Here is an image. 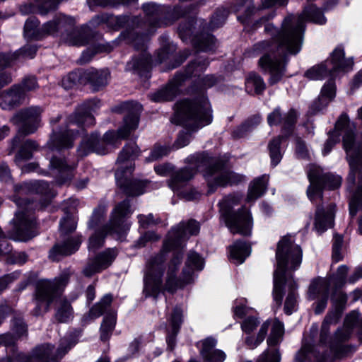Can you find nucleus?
Listing matches in <instances>:
<instances>
[{
  "label": "nucleus",
  "instance_id": "09e8293b",
  "mask_svg": "<svg viewBox=\"0 0 362 362\" xmlns=\"http://www.w3.org/2000/svg\"><path fill=\"white\" fill-rule=\"evenodd\" d=\"M348 273V267L345 265L340 266L336 274L332 277H330L329 279H322L323 281H325L327 282L329 285V288L332 286H341L342 284L345 282V278Z\"/></svg>",
  "mask_w": 362,
  "mask_h": 362
},
{
  "label": "nucleus",
  "instance_id": "cd10ccee",
  "mask_svg": "<svg viewBox=\"0 0 362 362\" xmlns=\"http://www.w3.org/2000/svg\"><path fill=\"white\" fill-rule=\"evenodd\" d=\"M25 95L21 87L14 86L9 91L4 93L3 101L1 103V107L3 109L13 108L20 104Z\"/></svg>",
  "mask_w": 362,
  "mask_h": 362
},
{
  "label": "nucleus",
  "instance_id": "bb28decb",
  "mask_svg": "<svg viewBox=\"0 0 362 362\" xmlns=\"http://www.w3.org/2000/svg\"><path fill=\"white\" fill-rule=\"evenodd\" d=\"M90 36V31L89 28L84 26L80 30H75L68 34L64 40L69 45L83 46L89 42Z\"/></svg>",
  "mask_w": 362,
  "mask_h": 362
},
{
  "label": "nucleus",
  "instance_id": "0e129e2a",
  "mask_svg": "<svg viewBox=\"0 0 362 362\" xmlns=\"http://www.w3.org/2000/svg\"><path fill=\"white\" fill-rule=\"evenodd\" d=\"M25 94L26 92L33 90L37 87L36 78L35 77L26 78L21 85L18 86Z\"/></svg>",
  "mask_w": 362,
  "mask_h": 362
},
{
  "label": "nucleus",
  "instance_id": "b1692460",
  "mask_svg": "<svg viewBox=\"0 0 362 362\" xmlns=\"http://www.w3.org/2000/svg\"><path fill=\"white\" fill-rule=\"evenodd\" d=\"M81 243L79 236L69 237L53 247L49 252V257L52 260H58L61 256L71 255L78 249Z\"/></svg>",
  "mask_w": 362,
  "mask_h": 362
},
{
  "label": "nucleus",
  "instance_id": "f704fd0d",
  "mask_svg": "<svg viewBox=\"0 0 362 362\" xmlns=\"http://www.w3.org/2000/svg\"><path fill=\"white\" fill-rule=\"evenodd\" d=\"M42 27H39V21L35 17L29 18L24 26V35L29 40L42 38Z\"/></svg>",
  "mask_w": 362,
  "mask_h": 362
},
{
  "label": "nucleus",
  "instance_id": "dca6fc26",
  "mask_svg": "<svg viewBox=\"0 0 362 362\" xmlns=\"http://www.w3.org/2000/svg\"><path fill=\"white\" fill-rule=\"evenodd\" d=\"M308 177L310 185L307 189V195L312 202L315 198L322 197L324 187L335 189L339 188L341 184L340 176L325 173L321 168L315 165H311L309 167Z\"/></svg>",
  "mask_w": 362,
  "mask_h": 362
},
{
  "label": "nucleus",
  "instance_id": "9d476101",
  "mask_svg": "<svg viewBox=\"0 0 362 362\" xmlns=\"http://www.w3.org/2000/svg\"><path fill=\"white\" fill-rule=\"evenodd\" d=\"M130 205L128 200H124L118 204L112 212L110 226H102L100 229H95L90 236L88 241L89 250L95 251L103 245L105 238L107 233H115L121 234L126 232L129 226L124 223V218L131 214Z\"/></svg>",
  "mask_w": 362,
  "mask_h": 362
},
{
  "label": "nucleus",
  "instance_id": "a211bd4d",
  "mask_svg": "<svg viewBox=\"0 0 362 362\" xmlns=\"http://www.w3.org/2000/svg\"><path fill=\"white\" fill-rule=\"evenodd\" d=\"M42 110L38 107H32L21 110L11 119V122L21 126L19 132L25 134L34 133L40 123Z\"/></svg>",
  "mask_w": 362,
  "mask_h": 362
},
{
  "label": "nucleus",
  "instance_id": "4be33fe9",
  "mask_svg": "<svg viewBox=\"0 0 362 362\" xmlns=\"http://www.w3.org/2000/svg\"><path fill=\"white\" fill-rule=\"evenodd\" d=\"M329 288L327 282L323 280H316L311 284L308 291L309 298L311 300L319 298L315 308L316 314L321 313L326 308Z\"/></svg>",
  "mask_w": 362,
  "mask_h": 362
},
{
  "label": "nucleus",
  "instance_id": "aec40b11",
  "mask_svg": "<svg viewBox=\"0 0 362 362\" xmlns=\"http://www.w3.org/2000/svg\"><path fill=\"white\" fill-rule=\"evenodd\" d=\"M75 121V118L70 119L68 129L60 131L59 132H56L53 130L50 139L47 143V146L51 150L69 148L73 146L74 139L76 135L78 134V132L74 133L75 129L72 127L75 124L77 126L81 125L78 124Z\"/></svg>",
  "mask_w": 362,
  "mask_h": 362
},
{
  "label": "nucleus",
  "instance_id": "423d86ee",
  "mask_svg": "<svg viewBox=\"0 0 362 362\" xmlns=\"http://www.w3.org/2000/svg\"><path fill=\"white\" fill-rule=\"evenodd\" d=\"M171 122L193 129L209 125L212 122V114L207 98L202 95L193 101L180 100L176 104V109Z\"/></svg>",
  "mask_w": 362,
  "mask_h": 362
},
{
  "label": "nucleus",
  "instance_id": "e2e57ef3",
  "mask_svg": "<svg viewBox=\"0 0 362 362\" xmlns=\"http://www.w3.org/2000/svg\"><path fill=\"white\" fill-rule=\"evenodd\" d=\"M160 236L152 231L145 233L137 241L138 247H143L148 241H156L160 239Z\"/></svg>",
  "mask_w": 362,
  "mask_h": 362
},
{
  "label": "nucleus",
  "instance_id": "9b49d317",
  "mask_svg": "<svg viewBox=\"0 0 362 362\" xmlns=\"http://www.w3.org/2000/svg\"><path fill=\"white\" fill-rule=\"evenodd\" d=\"M240 199L235 195L226 197L220 203L221 218L232 233L247 235L251 233L252 225L250 214L245 209L238 212L232 211V205L238 204Z\"/></svg>",
  "mask_w": 362,
  "mask_h": 362
},
{
  "label": "nucleus",
  "instance_id": "4d7b16f0",
  "mask_svg": "<svg viewBox=\"0 0 362 362\" xmlns=\"http://www.w3.org/2000/svg\"><path fill=\"white\" fill-rule=\"evenodd\" d=\"M138 218L140 226L144 228H146L159 223V219L158 218H154V216L152 214H149L147 216L139 215Z\"/></svg>",
  "mask_w": 362,
  "mask_h": 362
},
{
  "label": "nucleus",
  "instance_id": "f257e3e1",
  "mask_svg": "<svg viewBox=\"0 0 362 362\" xmlns=\"http://www.w3.org/2000/svg\"><path fill=\"white\" fill-rule=\"evenodd\" d=\"M305 20L320 25L326 22L322 12L314 5H310L301 15H291L285 18L280 30L271 23L265 25L264 31L272 39L257 43L254 50L262 54L259 66L270 74L269 84L278 83L284 75L287 54H296L300 50Z\"/></svg>",
  "mask_w": 362,
  "mask_h": 362
},
{
  "label": "nucleus",
  "instance_id": "bf43d9fd",
  "mask_svg": "<svg viewBox=\"0 0 362 362\" xmlns=\"http://www.w3.org/2000/svg\"><path fill=\"white\" fill-rule=\"evenodd\" d=\"M259 324V322L256 318L254 317H247L246 318L241 324L242 330L247 333L250 334L256 329Z\"/></svg>",
  "mask_w": 362,
  "mask_h": 362
},
{
  "label": "nucleus",
  "instance_id": "f03ea898",
  "mask_svg": "<svg viewBox=\"0 0 362 362\" xmlns=\"http://www.w3.org/2000/svg\"><path fill=\"white\" fill-rule=\"evenodd\" d=\"M199 231V223L192 220L187 223H180L168 233L160 252L147 263L144 288L146 296L156 297L160 293L164 271L163 263L165 255L171 250V247H183L189 235H197Z\"/></svg>",
  "mask_w": 362,
  "mask_h": 362
},
{
  "label": "nucleus",
  "instance_id": "ddd939ff",
  "mask_svg": "<svg viewBox=\"0 0 362 362\" xmlns=\"http://www.w3.org/2000/svg\"><path fill=\"white\" fill-rule=\"evenodd\" d=\"M76 341L71 334L61 339L59 348L54 351V346L45 344L37 346L33 352L31 357L24 354H19L16 360L18 362H59L75 344Z\"/></svg>",
  "mask_w": 362,
  "mask_h": 362
},
{
  "label": "nucleus",
  "instance_id": "ea45409f",
  "mask_svg": "<svg viewBox=\"0 0 362 362\" xmlns=\"http://www.w3.org/2000/svg\"><path fill=\"white\" fill-rule=\"evenodd\" d=\"M296 288L297 286L294 281L289 282V291L286 298L284 308V312L287 315H291L296 310L297 305Z\"/></svg>",
  "mask_w": 362,
  "mask_h": 362
},
{
  "label": "nucleus",
  "instance_id": "a19ab883",
  "mask_svg": "<svg viewBox=\"0 0 362 362\" xmlns=\"http://www.w3.org/2000/svg\"><path fill=\"white\" fill-rule=\"evenodd\" d=\"M284 333V325L277 319L272 321L271 334L267 339L269 346H275L279 343Z\"/></svg>",
  "mask_w": 362,
  "mask_h": 362
},
{
  "label": "nucleus",
  "instance_id": "c756f323",
  "mask_svg": "<svg viewBox=\"0 0 362 362\" xmlns=\"http://www.w3.org/2000/svg\"><path fill=\"white\" fill-rule=\"evenodd\" d=\"M182 312L180 308H175L170 317V330H168L167 343L170 349L175 346V337L182 323Z\"/></svg>",
  "mask_w": 362,
  "mask_h": 362
},
{
  "label": "nucleus",
  "instance_id": "3c124183",
  "mask_svg": "<svg viewBox=\"0 0 362 362\" xmlns=\"http://www.w3.org/2000/svg\"><path fill=\"white\" fill-rule=\"evenodd\" d=\"M245 9L244 17H238L240 21H245V18L250 17L258 8L254 6V0H237V11Z\"/></svg>",
  "mask_w": 362,
  "mask_h": 362
},
{
  "label": "nucleus",
  "instance_id": "20e7f679",
  "mask_svg": "<svg viewBox=\"0 0 362 362\" xmlns=\"http://www.w3.org/2000/svg\"><path fill=\"white\" fill-rule=\"evenodd\" d=\"M332 300L335 304L337 310L329 313L322 322L320 332V344L316 347H313L310 344H304L296 354V362H310L312 357H314L317 362H333L335 358H340L344 356L346 348L341 345L336 349L330 346L329 354H324L329 325L336 323L340 317L339 310L345 304L346 296L341 291H336L332 298Z\"/></svg>",
  "mask_w": 362,
  "mask_h": 362
},
{
  "label": "nucleus",
  "instance_id": "72a5a7b5",
  "mask_svg": "<svg viewBox=\"0 0 362 362\" xmlns=\"http://www.w3.org/2000/svg\"><path fill=\"white\" fill-rule=\"evenodd\" d=\"M109 72L107 70L91 69L87 71L86 76L92 84L95 90H98L107 84Z\"/></svg>",
  "mask_w": 362,
  "mask_h": 362
},
{
  "label": "nucleus",
  "instance_id": "6ab92c4d",
  "mask_svg": "<svg viewBox=\"0 0 362 362\" xmlns=\"http://www.w3.org/2000/svg\"><path fill=\"white\" fill-rule=\"evenodd\" d=\"M335 215V205L322 202L315 211L314 228L318 233H322L332 227Z\"/></svg>",
  "mask_w": 362,
  "mask_h": 362
},
{
  "label": "nucleus",
  "instance_id": "0eeeda50",
  "mask_svg": "<svg viewBox=\"0 0 362 362\" xmlns=\"http://www.w3.org/2000/svg\"><path fill=\"white\" fill-rule=\"evenodd\" d=\"M182 247H171L173 255L168 264L165 289L169 292H174L177 289L189 284L193 280L194 271H200L204 268V262L199 254L191 252L187 256L185 266L182 272V277H176L177 272L182 260Z\"/></svg>",
  "mask_w": 362,
  "mask_h": 362
},
{
  "label": "nucleus",
  "instance_id": "49530a36",
  "mask_svg": "<svg viewBox=\"0 0 362 362\" xmlns=\"http://www.w3.org/2000/svg\"><path fill=\"white\" fill-rule=\"evenodd\" d=\"M143 9L148 16V21L151 25H156L158 23V19L160 17V11L158 6L153 3H149L144 4Z\"/></svg>",
  "mask_w": 362,
  "mask_h": 362
},
{
  "label": "nucleus",
  "instance_id": "37998d69",
  "mask_svg": "<svg viewBox=\"0 0 362 362\" xmlns=\"http://www.w3.org/2000/svg\"><path fill=\"white\" fill-rule=\"evenodd\" d=\"M246 90L252 91L254 89L255 93L259 94L265 89V83L262 78L255 74H250L245 82Z\"/></svg>",
  "mask_w": 362,
  "mask_h": 362
},
{
  "label": "nucleus",
  "instance_id": "de8ad7c7",
  "mask_svg": "<svg viewBox=\"0 0 362 362\" xmlns=\"http://www.w3.org/2000/svg\"><path fill=\"white\" fill-rule=\"evenodd\" d=\"M37 144L35 141L26 140L18 154L16 160H28L32 157V152L37 148Z\"/></svg>",
  "mask_w": 362,
  "mask_h": 362
},
{
  "label": "nucleus",
  "instance_id": "e433bc0d",
  "mask_svg": "<svg viewBox=\"0 0 362 362\" xmlns=\"http://www.w3.org/2000/svg\"><path fill=\"white\" fill-rule=\"evenodd\" d=\"M112 301V296L110 294L105 295L90 309L88 314L85 317L89 320L99 317L110 306Z\"/></svg>",
  "mask_w": 362,
  "mask_h": 362
},
{
  "label": "nucleus",
  "instance_id": "c03bdc74",
  "mask_svg": "<svg viewBox=\"0 0 362 362\" xmlns=\"http://www.w3.org/2000/svg\"><path fill=\"white\" fill-rule=\"evenodd\" d=\"M107 211L105 205H99L93 213V215L88 222V228L90 229H100L99 228L100 223L102 224L104 220L105 215Z\"/></svg>",
  "mask_w": 362,
  "mask_h": 362
},
{
  "label": "nucleus",
  "instance_id": "c85d7f7f",
  "mask_svg": "<svg viewBox=\"0 0 362 362\" xmlns=\"http://www.w3.org/2000/svg\"><path fill=\"white\" fill-rule=\"evenodd\" d=\"M151 66V59L148 53L143 52L138 57L133 58L127 63V69L140 74L144 71H148Z\"/></svg>",
  "mask_w": 362,
  "mask_h": 362
},
{
  "label": "nucleus",
  "instance_id": "473e14b6",
  "mask_svg": "<svg viewBox=\"0 0 362 362\" xmlns=\"http://www.w3.org/2000/svg\"><path fill=\"white\" fill-rule=\"evenodd\" d=\"M267 182L268 177L266 175L254 180L248 191L247 202H254L260 197L266 190Z\"/></svg>",
  "mask_w": 362,
  "mask_h": 362
},
{
  "label": "nucleus",
  "instance_id": "5701e85b",
  "mask_svg": "<svg viewBox=\"0 0 362 362\" xmlns=\"http://www.w3.org/2000/svg\"><path fill=\"white\" fill-rule=\"evenodd\" d=\"M200 343V354L205 362H223L226 360V354L222 350L214 349L217 344L216 339L207 337Z\"/></svg>",
  "mask_w": 362,
  "mask_h": 362
},
{
  "label": "nucleus",
  "instance_id": "1a4fd4ad",
  "mask_svg": "<svg viewBox=\"0 0 362 362\" xmlns=\"http://www.w3.org/2000/svg\"><path fill=\"white\" fill-rule=\"evenodd\" d=\"M197 168L204 167V177L207 182L208 194L214 192L218 187L238 185L245 180L243 175L224 168L220 160H210L205 154L197 156Z\"/></svg>",
  "mask_w": 362,
  "mask_h": 362
},
{
  "label": "nucleus",
  "instance_id": "8fccbe9b",
  "mask_svg": "<svg viewBox=\"0 0 362 362\" xmlns=\"http://www.w3.org/2000/svg\"><path fill=\"white\" fill-rule=\"evenodd\" d=\"M269 325L270 322L269 320L264 322L261 326L260 329L259 330L256 339L253 341L252 337H248L245 339L246 344L248 345L251 349H254L260 344L265 338Z\"/></svg>",
  "mask_w": 362,
  "mask_h": 362
},
{
  "label": "nucleus",
  "instance_id": "79ce46f5",
  "mask_svg": "<svg viewBox=\"0 0 362 362\" xmlns=\"http://www.w3.org/2000/svg\"><path fill=\"white\" fill-rule=\"evenodd\" d=\"M115 323L116 315L115 313L107 314L105 317L100 327V338L102 340L105 341L110 337L115 326Z\"/></svg>",
  "mask_w": 362,
  "mask_h": 362
},
{
  "label": "nucleus",
  "instance_id": "7c9ffc66",
  "mask_svg": "<svg viewBox=\"0 0 362 362\" xmlns=\"http://www.w3.org/2000/svg\"><path fill=\"white\" fill-rule=\"evenodd\" d=\"M250 254V247L245 242L237 241L230 247V257L235 264H242Z\"/></svg>",
  "mask_w": 362,
  "mask_h": 362
},
{
  "label": "nucleus",
  "instance_id": "603ef678",
  "mask_svg": "<svg viewBox=\"0 0 362 362\" xmlns=\"http://www.w3.org/2000/svg\"><path fill=\"white\" fill-rule=\"evenodd\" d=\"M28 187L33 192L37 194H42L45 195H50L51 190L49 185L45 181L39 180L30 182Z\"/></svg>",
  "mask_w": 362,
  "mask_h": 362
},
{
  "label": "nucleus",
  "instance_id": "a878e982",
  "mask_svg": "<svg viewBox=\"0 0 362 362\" xmlns=\"http://www.w3.org/2000/svg\"><path fill=\"white\" fill-rule=\"evenodd\" d=\"M74 24L71 17L59 14L55 18L42 26V37L47 35H53L62 30L67 29Z\"/></svg>",
  "mask_w": 362,
  "mask_h": 362
},
{
  "label": "nucleus",
  "instance_id": "4468645a",
  "mask_svg": "<svg viewBox=\"0 0 362 362\" xmlns=\"http://www.w3.org/2000/svg\"><path fill=\"white\" fill-rule=\"evenodd\" d=\"M354 64L353 59L345 58L343 47H337L331 54L330 59L308 69L305 76L311 80H322L329 74L335 75L339 71H348Z\"/></svg>",
  "mask_w": 362,
  "mask_h": 362
},
{
  "label": "nucleus",
  "instance_id": "f3484780",
  "mask_svg": "<svg viewBox=\"0 0 362 362\" xmlns=\"http://www.w3.org/2000/svg\"><path fill=\"white\" fill-rule=\"evenodd\" d=\"M196 173L197 170L186 168L173 173L168 181L170 188L187 201L197 199L200 197L199 192L194 189L186 188L187 182L193 178Z\"/></svg>",
  "mask_w": 362,
  "mask_h": 362
},
{
  "label": "nucleus",
  "instance_id": "393cba45",
  "mask_svg": "<svg viewBox=\"0 0 362 362\" xmlns=\"http://www.w3.org/2000/svg\"><path fill=\"white\" fill-rule=\"evenodd\" d=\"M335 83L333 80H329L322 86L317 100L313 103L312 111L315 113L322 110L335 98Z\"/></svg>",
  "mask_w": 362,
  "mask_h": 362
},
{
  "label": "nucleus",
  "instance_id": "680f3d73",
  "mask_svg": "<svg viewBox=\"0 0 362 362\" xmlns=\"http://www.w3.org/2000/svg\"><path fill=\"white\" fill-rule=\"evenodd\" d=\"M267 122L270 126L277 125L279 124H283V117L279 107L276 108L268 115Z\"/></svg>",
  "mask_w": 362,
  "mask_h": 362
},
{
  "label": "nucleus",
  "instance_id": "864d4df0",
  "mask_svg": "<svg viewBox=\"0 0 362 362\" xmlns=\"http://www.w3.org/2000/svg\"><path fill=\"white\" fill-rule=\"evenodd\" d=\"M61 0H42L37 3V12L46 15L49 11L55 9Z\"/></svg>",
  "mask_w": 362,
  "mask_h": 362
},
{
  "label": "nucleus",
  "instance_id": "c9c22d12",
  "mask_svg": "<svg viewBox=\"0 0 362 362\" xmlns=\"http://www.w3.org/2000/svg\"><path fill=\"white\" fill-rule=\"evenodd\" d=\"M359 318V313L357 311L351 312L346 317L344 321V329L338 330L336 333V337L338 340L346 339L350 334L351 328L356 325Z\"/></svg>",
  "mask_w": 362,
  "mask_h": 362
},
{
  "label": "nucleus",
  "instance_id": "f8f14e48",
  "mask_svg": "<svg viewBox=\"0 0 362 362\" xmlns=\"http://www.w3.org/2000/svg\"><path fill=\"white\" fill-rule=\"evenodd\" d=\"M68 281L69 276L64 274L53 281H40L36 288L35 299L36 307L33 310V314L37 316L48 311L49 305L59 296Z\"/></svg>",
  "mask_w": 362,
  "mask_h": 362
},
{
  "label": "nucleus",
  "instance_id": "052dcab7",
  "mask_svg": "<svg viewBox=\"0 0 362 362\" xmlns=\"http://www.w3.org/2000/svg\"><path fill=\"white\" fill-rule=\"evenodd\" d=\"M297 116V112L294 110H290L283 117L284 129H290L296 122Z\"/></svg>",
  "mask_w": 362,
  "mask_h": 362
},
{
  "label": "nucleus",
  "instance_id": "a18cd8bd",
  "mask_svg": "<svg viewBox=\"0 0 362 362\" xmlns=\"http://www.w3.org/2000/svg\"><path fill=\"white\" fill-rule=\"evenodd\" d=\"M283 139L284 136H279L277 138L274 139L269 144L268 147L269 150L272 163L274 165H276L281 159V153L280 152L279 146Z\"/></svg>",
  "mask_w": 362,
  "mask_h": 362
},
{
  "label": "nucleus",
  "instance_id": "2eb2a0df",
  "mask_svg": "<svg viewBox=\"0 0 362 362\" xmlns=\"http://www.w3.org/2000/svg\"><path fill=\"white\" fill-rule=\"evenodd\" d=\"M19 209L13 219L16 239L21 241H27L37 235V223L33 215L32 207L28 205L27 201L21 199H15Z\"/></svg>",
  "mask_w": 362,
  "mask_h": 362
},
{
  "label": "nucleus",
  "instance_id": "6e6d98bb",
  "mask_svg": "<svg viewBox=\"0 0 362 362\" xmlns=\"http://www.w3.org/2000/svg\"><path fill=\"white\" fill-rule=\"evenodd\" d=\"M76 228V223L75 221L68 216L63 218L60 221V230L62 235H66L69 233L73 232Z\"/></svg>",
  "mask_w": 362,
  "mask_h": 362
},
{
  "label": "nucleus",
  "instance_id": "2f4dec72",
  "mask_svg": "<svg viewBox=\"0 0 362 362\" xmlns=\"http://www.w3.org/2000/svg\"><path fill=\"white\" fill-rule=\"evenodd\" d=\"M93 101L88 102L82 105L74 115L76 122L78 124L90 126L93 124L94 118L91 112L94 110Z\"/></svg>",
  "mask_w": 362,
  "mask_h": 362
},
{
  "label": "nucleus",
  "instance_id": "6e6552de",
  "mask_svg": "<svg viewBox=\"0 0 362 362\" xmlns=\"http://www.w3.org/2000/svg\"><path fill=\"white\" fill-rule=\"evenodd\" d=\"M139 155V147L134 143L126 145L117 158L119 169L115 173L117 185L129 196H138L144 192L146 181L132 177L133 160Z\"/></svg>",
  "mask_w": 362,
  "mask_h": 362
},
{
  "label": "nucleus",
  "instance_id": "5fc2aeb1",
  "mask_svg": "<svg viewBox=\"0 0 362 362\" xmlns=\"http://www.w3.org/2000/svg\"><path fill=\"white\" fill-rule=\"evenodd\" d=\"M208 64L209 62L206 60L197 59L187 67V76H196L199 72L204 70Z\"/></svg>",
  "mask_w": 362,
  "mask_h": 362
},
{
  "label": "nucleus",
  "instance_id": "338daca9",
  "mask_svg": "<svg viewBox=\"0 0 362 362\" xmlns=\"http://www.w3.org/2000/svg\"><path fill=\"white\" fill-rule=\"evenodd\" d=\"M249 310L250 308L245 306L242 303V300H236L235 301L234 313L235 316L243 318L247 313Z\"/></svg>",
  "mask_w": 362,
  "mask_h": 362
},
{
  "label": "nucleus",
  "instance_id": "4c0bfd02",
  "mask_svg": "<svg viewBox=\"0 0 362 362\" xmlns=\"http://www.w3.org/2000/svg\"><path fill=\"white\" fill-rule=\"evenodd\" d=\"M50 166L54 169L58 170L60 173L65 175L66 177L59 182V184L66 182L71 179L74 166L67 165L64 159L53 157L50 160Z\"/></svg>",
  "mask_w": 362,
  "mask_h": 362
},
{
  "label": "nucleus",
  "instance_id": "774afa93",
  "mask_svg": "<svg viewBox=\"0 0 362 362\" xmlns=\"http://www.w3.org/2000/svg\"><path fill=\"white\" fill-rule=\"evenodd\" d=\"M18 276V274L15 272L0 278V292L4 290L8 284L16 279Z\"/></svg>",
  "mask_w": 362,
  "mask_h": 362
},
{
  "label": "nucleus",
  "instance_id": "58836bf2",
  "mask_svg": "<svg viewBox=\"0 0 362 362\" xmlns=\"http://www.w3.org/2000/svg\"><path fill=\"white\" fill-rule=\"evenodd\" d=\"M55 317L59 322H66L73 318V309L67 300L59 301Z\"/></svg>",
  "mask_w": 362,
  "mask_h": 362
},
{
  "label": "nucleus",
  "instance_id": "412c9836",
  "mask_svg": "<svg viewBox=\"0 0 362 362\" xmlns=\"http://www.w3.org/2000/svg\"><path fill=\"white\" fill-rule=\"evenodd\" d=\"M117 252L113 249H107L90 259L83 269V274L86 276H91L97 272H101L110 265L115 259Z\"/></svg>",
  "mask_w": 362,
  "mask_h": 362
},
{
  "label": "nucleus",
  "instance_id": "39448f33",
  "mask_svg": "<svg viewBox=\"0 0 362 362\" xmlns=\"http://www.w3.org/2000/svg\"><path fill=\"white\" fill-rule=\"evenodd\" d=\"M277 267L274 274L273 298L278 308L281 305L286 272L298 269L301 263L302 250L293 243L291 237H283L278 243L276 252Z\"/></svg>",
  "mask_w": 362,
  "mask_h": 362
},
{
  "label": "nucleus",
  "instance_id": "7ed1b4c3",
  "mask_svg": "<svg viewBox=\"0 0 362 362\" xmlns=\"http://www.w3.org/2000/svg\"><path fill=\"white\" fill-rule=\"evenodd\" d=\"M125 106L126 109L130 110V112L124 117L123 124L117 132H107L103 138H100L97 133L84 137L78 148L80 156H86L90 153L106 154L110 147L116 148L120 144L121 139L127 138L137 128L139 115L142 110L141 105L132 102L126 103Z\"/></svg>",
  "mask_w": 362,
  "mask_h": 362
},
{
  "label": "nucleus",
  "instance_id": "13d9d810",
  "mask_svg": "<svg viewBox=\"0 0 362 362\" xmlns=\"http://www.w3.org/2000/svg\"><path fill=\"white\" fill-rule=\"evenodd\" d=\"M170 148L166 146H160L156 145L155 146L154 148L153 149L151 156H150V160H158L159 158H163V156L168 154L170 152Z\"/></svg>",
  "mask_w": 362,
  "mask_h": 362
},
{
  "label": "nucleus",
  "instance_id": "69168bd1",
  "mask_svg": "<svg viewBox=\"0 0 362 362\" xmlns=\"http://www.w3.org/2000/svg\"><path fill=\"white\" fill-rule=\"evenodd\" d=\"M16 338L11 334H4L0 335V345L9 347L11 351H14V344Z\"/></svg>",
  "mask_w": 362,
  "mask_h": 362
}]
</instances>
